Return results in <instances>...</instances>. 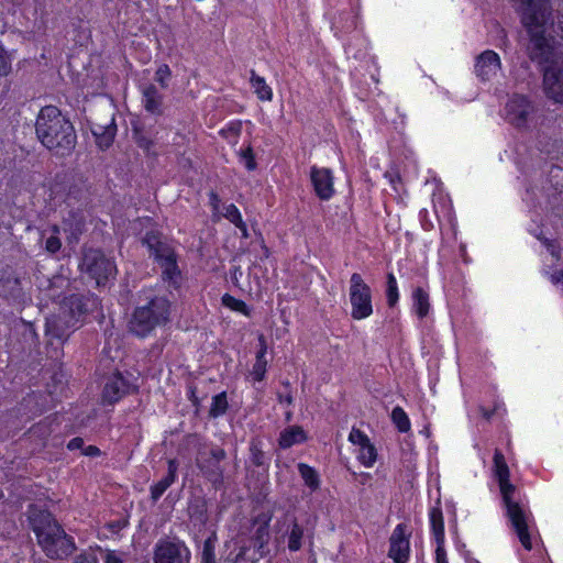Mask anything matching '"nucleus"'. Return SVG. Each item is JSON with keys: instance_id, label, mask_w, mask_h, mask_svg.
<instances>
[{"instance_id": "obj_21", "label": "nucleus", "mask_w": 563, "mask_h": 563, "mask_svg": "<svg viewBox=\"0 0 563 563\" xmlns=\"http://www.w3.org/2000/svg\"><path fill=\"white\" fill-rule=\"evenodd\" d=\"M412 309L415 313L421 319L429 313V295L421 287H417L412 292Z\"/></svg>"}, {"instance_id": "obj_46", "label": "nucleus", "mask_w": 563, "mask_h": 563, "mask_svg": "<svg viewBox=\"0 0 563 563\" xmlns=\"http://www.w3.org/2000/svg\"><path fill=\"white\" fill-rule=\"evenodd\" d=\"M85 455L95 456L100 454V450L97 446L89 445L85 449Z\"/></svg>"}, {"instance_id": "obj_6", "label": "nucleus", "mask_w": 563, "mask_h": 563, "mask_svg": "<svg viewBox=\"0 0 563 563\" xmlns=\"http://www.w3.org/2000/svg\"><path fill=\"white\" fill-rule=\"evenodd\" d=\"M501 117L514 128L521 131H531L541 123L538 107L527 96L514 93L508 97L501 110Z\"/></svg>"}, {"instance_id": "obj_30", "label": "nucleus", "mask_w": 563, "mask_h": 563, "mask_svg": "<svg viewBox=\"0 0 563 563\" xmlns=\"http://www.w3.org/2000/svg\"><path fill=\"white\" fill-rule=\"evenodd\" d=\"M303 538V529L297 522L291 526L288 534V549L292 552L298 551L301 548V541Z\"/></svg>"}, {"instance_id": "obj_32", "label": "nucleus", "mask_w": 563, "mask_h": 563, "mask_svg": "<svg viewBox=\"0 0 563 563\" xmlns=\"http://www.w3.org/2000/svg\"><path fill=\"white\" fill-rule=\"evenodd\" d=\"M386 297H387V302L390 307H394L399 299L397 280H396V277L394 276V274H391V273L387 275Z\"/></svg>"}, {"instance_id": "obj_36", "label": "nucleus", "mask_w": 563, "mask_h": 563, "mask_svg": "<svg viewBox=\"0 0 563 563\" xmlns=\"http://www.w3.org/2000/svg\"><path fill=\"white\" fill-rule=\"evenodd\" d=\"M169 77V67L167 65H161L155 73V80L161 85L162 88H166Z\"/></svg>"}, {"instance_id": "obj_18", "label": "nucleus", "mask_w": 563, "mask_h": 563, "mask_svg": "<svg viewBox=\"0 0 563 563\" xmlns=\"http://www.w3.org/2000/svg\"><path fill=\"white\" fill-rule=\"evenodd\" d=\"M177 470L178 464L176 460H169L167 475L151 487V495L153 500H157L166 492V489L176 481Z\"/></svg>"}, {"instance_id": "obj_27", "label": "nucleus", "mask_w": 563, "mask_h": 563, "mask_svg": "<svg viewBox=\"0 0 563 563\" xmlns=\"http://www.w3.org/2000/svg\"><path fill=\"white\" fill-rule=\"evenodd\" d=\"M377 453L375 446L367 441L366 443L358 446L357 460L365 466L372 467L376 462Z\"/></svg>"}, {"instance_id": "obj_28", "label": "nucleus", "mask_w": 563, "mask_h": 563, "mask_svg": "<svg viewBox=\"0 0 563 563\" xmlns=\"http://www.w3.org/2000/svg\"><path fill=\"white\" fill-rule=\"evenodd\" d=\"M391 420L399 432L406 433L410 430L411 423L405 410L397 406L391 411Z\"/></svg>"}, {"instance_id": "obj_34", "label": "nucleus", "mask_w": 563, "mask_h": 563, "mask_svg": "<svg viewBox=\"0 0 563 563\" xmlns=\"http://www.w3.org/2000/svg\"><path fill=\"white\" fill-rule=\"evenodd\" d=\"M201 563H216L214 562V542L208 538L202 548Z\"/></svg>"}, {"instance_id": "obj_29", "label": "nucleus", "mask_w": 563, "mask_h": 563, "mask_svg": "<svg viewBox=\"0 0 563 563\" xmlns=\"http://www.w3.org/2000/svg\"><path fill=\"white\" fill-rule=\"evenodd\" d=\"M228 409L227 394L220 393L212 398L209 415L213 418H218L225 413Z\"/></svg>"}, {"instance_id": "obj_7", "label": "nucleus", "mask_w": 563, "mask_h": 563, "mask_svg": "<svg viewBox=\"0 0 563 563\" xmlns=\"http://www.w3.org/2000/svg\"><path fill=\"white\" fill-rule=\"evenodd\" d=\"M349 298L352 308L351 317L354 320H363L372 316V290L358 273L351 275Z\"/></svg>"}, {"instance_id": "obj_41", "label": "nucleus", "mask_w": 563, "mask_h": 563, "mask_svg": "<svg viewBox=\"0 0 563 563\" xmlns=\"http://www.w3.org/2000/svg\"><path fill=\"white\" fill-rule=\"evenodd\" d=\"M244 553H245V549L240 548L238 553L230 552V554L227 556V559L221 561V563H238L240 561V559L244 555Z\"/></svg>"}, {"instance_id": "obj_12", "label": "nucleus", "mask_w": 563, "mask_h": 563, "mask_svg": "<svg viewBox=\"0 0 563 563\" xmlns=\"http://www.w3.org/2000/svg\"><path fill=\"white\" fill-rule=\"evenodd\" d=\"M310 180L313 190L321 200H329L334 195V177L332 170L327 167L312 166Z\"/></svg>"}, {"instance_id": "obj_45", "label": "nucleus", "mask_w": 563, "mask_h": 563, "mask_svg": "<svg viewBox=\"0 0 563 563\" xmlns=\"http://www.w3.org/2000/svg\"><path fill=\"white\" fill-rule=\"evenodd\" d=\"M278 401L283 405L290 406L292 404V396L290 394H278Z\"/></svg>"}, {"instance_id": "obj_40", "label": "nucleus", "mask_w": 563, "mask_h": 563, "mask_svg": "<svg viewBox=\"0 0 563 563\" xmlns=\"http://www.w3.org/2000/svg\"><path fill=\"white\" fill-rule=\"evenodd\" d=\"M543 244L547 247V251L550 253L552 260L558 261L560 257L558 246L553 242L549 241L548 239H545L543 241Z\"/></svg>"}, {"instance_id": "obj_16", "label": "nucleus", "mask_w": 563, "mask_h": 563, "mask_svg": "<svg viewBox=\"0 0 563 563\" xmlns=\"http://www.w3.org/2000/svg\"><path fill=\"white\" fill-rule=\"evenodd\" d=\"M258 343L260 349L256 353V360L253 364L252 371L250 373V376L254 382H262L266 374L267 368V361H266V353H267V344L266 340L263 334L258 336Z\"/></svg>"}, {"instance_id": "obj_20", "label": "nucleus", "mask_w": 563, "mask_h": 563, "mask_svg": "<svg viewBox=\"0 0 563 563\" xmlns=\"http://www.w3.org/2000/svg\"><path fill=\"white\" fill-rule=\"evenodd\" d=\"M429 519L435 543H444V521L442 510L439 507L431 508Z\"/></svg>"}, {"instance_id": "obj_1", "label": "nucleus", "mask_w": 563, "mask_h": 563, "mask_svg": "<svg viewBox=\"0 0 563 563\" xmlns=\"http://www.w3.org/2000/svg\"><path fill=\"white\" fill-rule=\"evenodd\" d=\"M493 472L499 485L506 515L521 545L528 551L537 549L540 540L533 517L528 505L522 500L520 490L510 483L509 467L499 450H495L494 453Z\"/></svg>"}, {"instance_id": "obj_26", "label": "nucleus", "mask_w": 563, "mask_h": 563, "mask_svg": "<svg viewBox=\"0 0 563 563\" xmlns=\"http://www.w3.org/2000/svg\"><path fill=\"white\" fill-rule=\"evenodd\" d=\"M298 471L300 473V476L302 477L305 484L311 489L317 490L320 486V478L314 468L311 466L299 463L298 464Z\"/></svg>"}, {"instance_id": "obj_42", "label": "nucleus", "mask_w": 563, "mask_h": 563, "mask_svg": "<svg viewBox=\"0 0 563 563\" xmlns=\"http://www.w3.org/2000/svg\"><path fill=\"white\" fill-rule=\"evenodd\" d=\"M104 563H124L123 559L115 551H107L104 555Z\"/></svg>"}, {"instance_id": "obj_2", "label": "nucleus", "mask_w": 563, "mask_h": 563, "mask_svg": "<svg viewBox=\"0 0 563 563\" xmlns=\"http://www.w3.org/2000/svg\"><path fill=\"white\" fill-rule=\"evenodd\" d=\"M35 131L45 147L60 155H65L75 147L74 126L54 106L42 108L36 119Z\"/></svg>"}, {"instance_id": "obj_38", "label": "nucleus", "mask_w": 563, "mask_h": 563, "mask_svg": "<svg viewBox=\"0 0 563 563\" xmlns=\"http://www.w3.org/2000/svg\"><path fill=\"white\" fill-rule=\"evenodd\" d=\"M242 158L244 161V165L249 170H253L256 167V163L254 159V155L251 147H247L242 152Z\"/></svg>"}, {"instance_id": "obj_49", "label": "nucleus", "mask_w": 563, "mask_h": 563, "mask_svg": "<svg viewBox=\"0 0 563 563\" xmlns=\"http://www.w3.org/2000/svg\"><path fill=\"white\" fill-rule=\"evenodd\" d=\"M210 200H211V205H212L213 210L218 211L219 203H220V199H219L218 195L214 194V192H211Z\"/></svg>"}, {"instance_id": "obj_13", "label": "nucleus", "mask_w": 563, "mask_h": 563, "mask_svg": "<svg viewBox=\"0 0 563 563\" xmlns=\"http://www.w3.org/2000/svg\"><path fill=\"white\" fill-rule=\"evenodd\" d=\"M410 555V542L406 534V527L397 525L389 538L388 556L395 563H406Z\"/></svg>"}, {"instance_id": "obj_15", "label": "nucleus", "mask_w": 563, "mask_h": 563, "mask_svg": "<svg viewBox=\"0 0 563 563\" xmlns=\"http://www.w3.org/2000/svg\"><path fill=\"white\" fill-rule=\"evenodd\" d=\"M92 134L96 139L98 147L102 151L109 148L114 140L117 126L114 119L111 118L110 122L106 125L96 124L91 128Z\"/></svg>"}, {"instance_id": "obj_51", "label": "nucleus", "mask_w": 563, "mask_h": 563, "mask_svg": "<svg viewBox=\"0 0 563 563\" xmlns=\"http://www.w3.org/2000/svg\"><path fill=\"white\" fill-rule=\"evenodd\" d=\"M290 418H291V413H290V412H287V415H286V419H287V420H290Z\"/></svg>"}, {"instance_id": "obj_33", "label": "nucleus", "mask_w": 563, "mask_h": 563, "mask_svg": "<svg viewBox=\"0 0 563 563\" xmlns=\"http://www.w3.org/2000/svg\"><path fill=\"white\" fill-rule=\"evenodd\" d=\"M222 216L234 225L241 223L243 220L240 210L233 203H230L223 208Z\"/></svg>"}, {"instance_id": "obj_10", "label": "nucleus", "mask_w": 563, "mask_h": 563, "mask_svg": "<svg viewBox=\"0 0 563 563\" xmlns=\"http://www.w3.org/2000/svg\"><path fill=\"white\" fill-rule=\"evenodd\" d=\"M190 551L181 541L161 540L155 545L154 563H189Z\"/></svg>"}, {"instance_id": "obj_8", "label": "nucleus", "mask_w": 563, "mask_h": 563, "mask_svg": "<svg viewBox=\"0 0 563 563\" xmlns=\"http://www.w3.org/2000/svg\"><path fill=\"white\" fill-rule=\"evenodd\" d=\"M80 267L96 280L98 286L104 285L117 272L115 264L98 250L86 251Z\"/></svg>"}, {"instance_id": "obj_17", "label": "nucleus", "mask_w": 563, "mask_h": 563, "mask_svg": "<svg viewBox=\"0 0 563 563\" xmlns=\"http://www.w3.org/2000/svg\"><path fill=\"white\" fill-rule=\"evenodd\" d=\"M142 102L146 111L154 114H159L162 112L163 95L154 85L150 84L144 86L142 89Z\"/></svg>"}, {"instance_id": "obj_48", "label": "nucleus", "mask_w": 563, "mask_h": 563, "mask_svg": "<svg viewBox=\"0 0 563 563\" xmlns=\"http://www.w3.org/2000/svg\"><path fill=\"white\" fill-rule=\"evenodd\" d=\"M235 227L241 231V234L244 239L249 238L247 227L243 220L241 221V223H238Z\"/></svg>"}, {"instance_id": "obj_5", "label": "nucleus", "mask_w": 563, "mask_h": 563, "mask_svg": "<svg viewBox=\"0 0 563 563\" xmlns=\"http://www.w3.org/2000/svg\"><path fill=\"white\" fill-rule=\"evenodd\" d=\"M32 525L38 544L48 558L59 559L74 551L75 544L71 538L65 533L51 515H44L40 522L33 520Z\"/></svg>"}, {"instance_id": "obj_24", "label": "nucleus", "mask_w": 563, "mask_h": 563, "mask_svg": "<svg viewBox=\"0 0 563 563\" xmlns=\"http://www.w3.org/2000/svg\"><path fill=\"white\" fill-rule=\"evenodd\" d=\"M211 456L216 461L214 466L209 467V466L205 465L200 461V459L197 460V465L207 477H209L210 479H213V478H218L221 475L218 464L220 461H222L225 457V452L222 449H213V450H211Z\"/></svg>"}, {"instance_id": "obj_43", "label": "nucleus", "mask_w": 563, "mask_h": 563, "mask_svg": "<svg viewBox=\"0 0 563 563\" xmlns=\"http://www.w3.org/2000/svg\"><path fill=\"white\" fill-rule=\"evenodd\" d=\"M82 445H84V440L81 438H74L68 442L67 448L70 451H74V450L81 449Z\"/></svg>"}, {"instance_id": "obj_14", "label": "nucleus", "mask_w": 563, "mask_h": 563, "mask_svg": "<svg viewBox=\"0 0 563 563\" xmlns=\"http://www.w3.org/2000/svg\"><path fill=\"white\" fill-rule=\"evenodd\" d=\"M475 74L482 81H490L501 69V60L499 55L492 51H484L476 57Z\"/></svg>"}, {"instance_id": "obj_25", "label": "nucleus", "mask_w": 563, "mask_h": 563, "mask_svg": "<svg viewBox=\"0 0 563 563\" xmlns=\"http://www.w3.org/2000/svg\"><path fill=\"white\" fill-rule=\"evenodd\" d=\"M42 238L45 239V250L47 252L56 253L60 250L62 242L59 239V228L57 225L43 230Z\"/></svg>"}, {"instance_id": "obj_19", "label": "nucleus", "mask_w": 563, "mask_h": 563, "mask_svg": "<svg viewBox=\"0 0 563 563\" xmlns=\"http://www.w3.org/2000/svg\"><path fill=\"white\" fill-rule=\"evenodd\" d=\"M306 440L307 435L301 427L290 426L280 432L278 443L280 448L288 449L295 444H300Z\"/></svg>"}, {"instance_id": "obj_44", "label": "nucleus", "mask_w": 563, "mask_h": 563, "mask_svg": "<svg viewBox=\"0 0 563 563\" xmlns=\"http://www.w3.org/2000/svg\"><path fill=\"white\" fill-rule=\"evenodd\" d=\"M75 563H98V560L93 555H81L76 559Z\"/></svg>"}, {"instance_id": "obj_50", "label": "nucleus", "mask_w": 563, "mask_h": 563, "mask_svg": "<svg viewBox=\"0 0 563 563\" xmlns=\"http://www.w3.org/2000/svg\"><path fill=\"white\" fill-rule=\"evenodd\" d=\"M560 30H561V36L563 38V20L559 22Z\"/></svg>"}, {"instance_id": "obj_22", "label": "nucleus", "mask_w": 563, "mask_h": 563, "mask_svg": "<svg viewBox=\"0 0 563 563\" xmlns=\"http://www.w3.org/2000/svg\"><path fill=\"white\" fill-rule=\"evenodd\" d=\"M251 86L260 100L271 101L273 99L272 88L266 84L265 79L256 75L254 70L251 71Z\"/></svg>"}, {"instance_id": "obj_47", "label": "nucleus", "mask_w": 563, "mask_h": 563, "mask_svg": "<svg viewBox=\"0 0 563 563\" xmlns=\"http://www.w3.org/2000/svg\"><path fill=\"white\" fill-rule=\"evenodd\" d=\"M550 279L553 284H562L563 285V271L560 273L551 274Z\"/></svg>"}, {"instance_id": "obj_31", "label": "nucleus", "mask_w": 563, "mask_h": 563, "mask_svg": "<svg viewBox=\"0 0 563 563\" xmlns=\"http://www.w3.org/2000/svg\"><path fill=\"white\" fill-rule=\"evenodd\" d=\"M222 303L227 308H230L233 311L241 312V313H243L245 316H249V313H250L246 303L243 300L238 299V298H235V297H233L231 295L225 294L222 297Z\"/></svg>"}, {"instance_id": "obj_39", "label": "nucleus", "mask_w": 563, "mask_h": 563, "mask_svg": "<svg viewBox=\"0 0 563 563\" xmlns=\"http://www.w3.org/2000/svg\"><path fill=\"white\" fill-rule=\"evenodd\" d=\"M435 562L437 563H449L446 560V552L444 549V543H437Z\"/></svg>"}, {"instance_id": "obj_23", "label": "nucleus", "mask_w": 563, "mask_h": 563, "mask_svg": "<svg viewBox=\"0 0 563 563\" xmlns=\"http://www.w3.org/2000/svg\"><path fill=\"white\" fill-rule=\"evenodd\" d=\"M47 287L44 289L45 296L52 300H57L60 298L62 290L69 286V280L62 275H57L47 280Z\"/></svg>"}, {"instance_id": "obj_4", "label": "nucleus", "mask_w": 563, "mask_h": 563, "mask_svg": "<svg viewBox=\"0 0 563 563\" xmlns=\"http://www.w3.org/2000/svg\"><path fill=\"white\" fill-rule=\"evenodd\" d=\"M87 302L81 295L71 294L59 302V312L46 319V335L62 343L67 331L77 328L79 318L86 313Z\"/></svg>"}, {"instance_id": "obj_11", "label": "nucleus", "mask_w": 563, "mask_h": 563, "mask_svg": "<svg viewBox=\"0 0 563 563\" xmlns=\"http://www.w3.org/2000/svg\"><path fill=\"white\" fill-rule=\"evenodd\" d=\"M136 389L135 379L132 375L115 373L108 378L103 388V399L110 404L120 400L123 396Z\"/></svg>"}, {"instance_id": "obj_35", "label": "nucleus", "mask_w": 563, "mask_h": 563, "mask_svg": "<svg viewBox=\"0 0 563 563\" xmlns=\"http://www.w3.org/2000/svg\"><path fill=\"white\" fill-rule=\"evenodd\" d=\"M11 55L0 45V77L7 76L11 70Z\"/></svg>"}, {"instance_id": "obj_37", "label": "nucleus", "mask_w": 563, "mask_h": 563, "mask_svg": "<svg viewBox=\"0 0 563 563\" xmlns=\"http://www.w3.org/2000/svg\"><path fill=\"white\" fill-rule=\"evenodd\" d=\"M349 441L356 446H361L362 444L369 441V439L363 431L356 428H352L349 434Z\"/></svg>"}, {"instance_id": "obj_3", "label": "nucleus", "mask_w": 563, "mask_h": 563, "mask_svg": "<svg viewBox=\"0 0 563 563\" xmlns=\"http://www.w3.org/2000/svg\"><path fill=\"white\" fill-rule=\"evenodd\" d=\"M170 302L161 296L147 298L139 305L129 321V330L140 338L150 335L156 328L169 321Z\"/></svg>"}, {"instance_id": "obj_9", "label": "nucleus", "mask_w": 563, "mask_h": 563, "mask_svg": "<svg viewBox=\"0 0 563 563\" xmlns=\"http://www.w3.org/2000/svg\"><path fill=\"white\" fill-rule=\"evenodd\" d=\"M144 243L147 244L151 256H153L161 266L164 278L176 283L179 276V269L174 250L168 244L158 241L155 236L147 235Z\"/></svg>"}]
</instances>
